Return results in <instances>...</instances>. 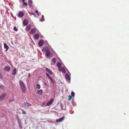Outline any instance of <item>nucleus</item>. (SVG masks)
I'll list each match as a JSON object with an SVG mask.
<instances>
[{"instance_id": "obj_40", "label": "nucleus", "mask_w": 129, "mask_h": 129, "mask_svg": "<svg viewBox=\"0 0 129 129\" xmlns=\"http://www.w3.org/2000/svg\"><path fill=\"white\" fill-rule=\"evenodd\" d=\"M29 5L30 6V7L31 6V5L30 4H29Z\"/></svg>"}, {"instance_id": "obj_18", "label": "nucleus", "mask_w": 129, "mask_h": 129, "mask_svg": "<svg viewBox=\"0 0 129 129\" xmlns=\"http://www.w3.org/2000/svg\"><path fill=\"white\" fill-rule=\"evenodd\" d=\"M39 95H40L42 94L43 93V91L42 89H40L37 91Z\"/></svg>"}, {"instance_id": "obj_23", "label": "nucleus", "mask_w": 129, "mask_h": 129, "mask_svg": "<svg viewBox=\"0 0 129 129\" xmlns=\"http://www.w3.org/2000/svg\"><path fill=\"white\" fill-rule=\"evenodd\" d=\"M72 96L70 95H69L68 96V100L69 101H70L72 99Z\"/></svg>"}, {"instance_id": "obj_6", "label": "nucleus", "mask_w": 129, "mask_h": 129, "mask_svg": "<svg viewBox=\"0 0 129 129\" xmlns=\"http://www.w3.org/2000/svg\"><path fill=\"white\" fill-rule=\"evenodd\" d=\"M22 105L24 107L30 106H31V105L27 102H24L22 104Z\"/></svg>"}, {"instance_id": "obj_2", "label": "nucleus", "mask_w": 129, "mask_h": 129, "mask_svg": "<svg viewBox=\"0 0 129 129\" xmlns=\"http://www.w3.org/2000/svg\"><path fill=\"white\" fill-rule=\"evenodd\" d=\"M6 94L5 93H3L2 95H0V102L3 100L5 96H6Z\"/></svg>"}, {"instance_id": "obj_32", "label": "nucleus", "mask_w": 129, "mask_h": 129, "mask_svg": "<svg viewBox=\"0 0 129 129\" xmlns=\"http://www.w3.org/2000/svg\"><path fill=\"white\" fill-rule=\"evenodd\" d=\"M23 5H24L27 6V4L26 3H23Z\"/></svg>"}, {"instance_id": "obj_13", "label": "nucleus", "mask_w": 129, "mask_h": 129, "mask_svg": "<svg viewBox=\"0 0 129 129\" xmlns=\"http://www.w3.org/2000/svg\"><path fill=\"white\" fill-rule=\"evenodd\" d=\"M31 25L29 24L26 27V29L27 31H28L31 29Z\"/></svg>"}, {"instance_id": "obj_31", "label": "nucleus", "mask_w": 129, "mask_h": 129, "mask_svg": "<svg viewBox=\"0 0 129 129\" xmlns=\"http://www.w3.org/2000/svg\"><path fill=\"white\" fill-rule=\"evenodd\" d=\"M31 14L34 15L35 17H36V15H35V13H31Z\"/></svg>"}, {"instance_id": "obj_22", "label": "nucleus", "mask_w": 129, "mask_h": 129, "mask_svg": "<svg viewBox=\"0 0 129 129\" xmlns=\"http://www.w3.org/2000/svg\"><path fill=\"white\" fill-rule=\"evenodd\" d=\"M19 83L20 86L22 85H24L23 82L21 80H20L19 81Z\"/></svg>"}, {"instance_id": "obj_19", "label": "nucleus", "mask_w": 129, "mask_h": 129, "mask_svg": "<svg viewBox=\"0 0 129 129\" xmlns=\"http://www.w3.org/2000/svg\"><path fill=\"white\" fill-rule=\"evenodd\" d=\"M16 69L15 68L14 69L13 72L12 73L15 76L16 75Z\"/></svg>"}, {"instance_id": "obj_38", "label": "nucleus", "mask_w": 129, "mask_h": 129, "mask_svg": "<svg viewBox=\"0 0 129 129\" xmlns=\"http://www.w3.org/2000/svg\"><path fill=\"white\" fill-rule=\"evenodd\" d=\"M22 2H23V3H25V2H24V0H22Z\"/></svg>"}, {"instance_id": "obj_37", "label": "nucleus", "mask_w": 129, "mask_h": 129, "mask_svg": "<svg viewBox=\"0 0 129 129\" xmlns=\"http://www.w3.org/2000/svg\"><path fill=\"white\" fill-rule=\"evenodd\" d=\"M28 76L29 77H30V74L29 73L28 74Z\"/></svg>"}, {"instance_id": "obj_20", "label": "nucleus", "mask_w": 129, "mask_h": 129, "mask_svg": "<svg viewBox=\"0 0 129 129\" xmlns=\"http://www.w3.org/2000/svg\"><path fill=\"white\" fill-rule=\"evenodd\" d=\"M52 62L54 63H55L56 62V58H52Z\"/></svg>"}, {"instance_id": "obj_30", "label": "nucleus", "mask_w": 129, "mask_h": 129, "mask_svg": "<svg viewBox=\"0 0 129 129\" xmlns=\"http://www.w3.org/2000/svg\"><path fill=\"white\" fill-rule=\"evenodd\" d=\"M22 113L23 114H25L26 113V112L25 111H24L23 110H22Z\"/></svg>"}, {"instance_id": "obj_28", "label": "nucleus", "mask_w": 129, "mask_h": 129, "mask_svg": "<svg viewBox=\"0 0 129 129\" xmlns=\"http://www.w3.org/2000/svg\"><path fill=\"white\" fill-rule=\"evenodd\" d=\"M18 124H19V127L21 128H22V125L21 124V123H19Z\"/></svg>"}, {"instance_id": "obj_14", "label": "nucleus", "mask_w": 129, "mask_h": 129, "mask_svg": "<svg viewBox=\"0 0 129 129\" xmlns=\"http://www.w3.org/2000/svg\"><path fill=\"white\" fill-rule=\"evenodd\" d=\"M53 102V99H51L47 104V106H49Z\"/></svg>"}, {"instance_id": "obj_12", "label": "nucleus", "mask_w": 129, "mask_h": 129, "mask_svg": "<svg viewBox=\"0 0 129 129\" xmlns=\"http://www.w3.org/2000/svg\"><path fill=\"white\" fill-rule=\"evenodd\" d=\"M28 23V20L27 19H24L23 21V24L25 25L26 26L27 25Z\"/></svg>"}, {"instance_id": "obj_4", "label": "nucleus", "mask_w": 129, "mask_h": 129, "mask_svg": "<svg viewBox=\"0 0 129 129\" xmlns=\"http://www.w3.org/2000/svg\"><path fill=\"white\" fill-rule=\"evenodd\" d=\"M65 78L66 80L70 81V78L68 74L67 73L65 75Z\"/></svg>"}, {"instance_id": "obj_35", "label": "nucleus", "mask_w": 129, "mask_h": 129, "mask_svg": "<svg viewBox=\"0 0 129 129\" xmlns=\"http://www.w3.org/2000/svg\"><path fill=\"white\" fill-rule=\"evenodd\" d=\"M0 78H2V76L1 73H0Z\"/></svg>"}, {"instance_id": "obj_39", "label": "nucleus", "mask_w": 129, "mask_h": 129, "mask_svg": "<svg viewBox=\"0 0 129 129\" xmlns=\"http://www.w3.org/2000/svg\"><path fill=\"white\" fill-rule=\"evenodd\" d=\"M42 18H44V16L43 15H42Z\"/></svg>"}, {"instance_id": "obj_3", "label": "nucleus", "mask_w": 129, "mask_h": 129, "mask_svg": "<svg viewBox=\"0 0 129 129\" xmlns=\"http://www.w3.org/2000/svg\"><path fill=\"white\" fill-rule=\"evenodd\" d=\"M3 70L5 71H9L10 70V66H6L3 68Z\"/></svg>"}, {"instance_id": "obj_26", "label": "nucleus", "mask_w": 129, "mask_h": 129, "mask_svg": "<svg viewBox=\"0 0 129 129\" xmlns=\"http://www.w3.org/2000/svg\"><path fill=\"white\" fill-rule=\"evenodd\" d=\"M14 30L16 31H17L18 30L17 28L15 26L14 27Z\"/></svg>"}, {"instance_id": "obj_8", "label": "nucleus", "mask_w": 129, "mask_h": 129, "mask_svg": "<svg viewBox=\"0 0 129 129\" xmlns=\"http://www.w3.org/2000/svg\"><path fill=\"white\" fill-rule=\"evenodd\" d=\"M36 31V29L35 28H33L31 29L30 33L31 34L33 35Z\"/></svg>"}, {"instance_id": "obj_41", "label": "nucleus", "mask_w": 129, "mask_h": 129, "mask_svg": "<svg viewBox=\"0 0 129 129\" xmlns=\"http://www.w3.org/2000/svg\"><path fill=\"white\" fill-rule=\"evenodd\" d=\"M1 73V72H0V73Z\"/></svg>"}, {"instance_id": "obj_25", "label": "nucleus", "mask_w": 129, "mask_h": 129, "mask_svg": "<svg viewBox=\"0 0 129 129\" xmlns=\"http://www.w3.org/2000/svg\"><path fill=\"white\" fill-rule=\"evenodd\" d=\"M0 87L3 90L5 88V87L3 85H1L0 86Z\"/></svg>"}, {"instance_id": "obj_33", "label": "nucleus", "mask_w": 129, "mask_h": 129, "mask_svg": "<svg viewBox=\"0 0 129 129\" xmlns=\"http://www.w3.org/2000/svg\"><path fill=\"white\" fill-rule=\"evenodd\" d=\"M28 3H32V1L31 0H28Z\"/></svg>"}, {"instance_id": "obj_10", "label": "nucleus", "mask_w": 129, "mask_h": 129, "mask_svg": "<svg viewBox=\"0 0 129 129\" xmlns=\"http://www.w3.org/2000/svg\"><path fill=\"white\" fill-rule=\"evenodd\" d=\"M39 35L38 34H35L34 36V38L36 39V40H38L39 39Z\"/></svg>"}, {"instance_id": "obj_15", "label": "nucleus", "mask_w": 129, "mask_h": 129, "mask_svg": "<svg viewBox=\"0 0 129 129\" xmlns=\"http://www.w3.org/2000/svg\"><path fill=\"white\" fill-rule=\"evenodd\" d=\"M59 70L60 71H62L64 73H65L66 72L65 68L63 67H61Z\"/></svg>"}, {"instance_id": "obj_34", "label": "nucleus", "mask_w": 129, "mask_h": 129, "mask_svg": "<svg viewBox=\"0 0 129 129\" xmlns=\"http://www.w3.org/2000/svg\"><path fill=\"white\" fill-rule=\"evenodd\" d=\"M50 79L52 81V83H54V82L53 81L52 78H50Z\"/></svg>"}, {"instance_id": "obj_24", "label": "nucleus", "mask_w": 129, "mask_h": 129, "mask_svg": "<svg viewBox=\"0 0 129 129\" xmlns=\"http://www.w3.org/2000/svg\"><path fill=\"white\" fill-rule=\"evenodd\" d=\"M36 87L37 88L40 89V86L39 84H37L36 85Z\"/></svg>"}, {"instance_id": "obj_27", "label": "nucleus", "mask_w": 129, "mask_h": 129, "mask_svg": "<svg viewBox=\"0 0 129 129\" xmlns=\"http://www.w3.org/2000/svg\"><path fill=\"white\" fill-rule=\"evenodd\" d=\"M71 94L72 95V97L74 96V92L72 91L71 92Z\"/></svg>"}, {"instance_id": "obj_21", "label": "nucleus", "mask_w": 129, "mask_h": 129, "mask_svg": "<svg viewBox=\"0 0 129 129\" xmlns=\"http://www.w3.org/2000/svg\"><path fill=\"white\" fill-rule=\"evenodd\" d=\"M57 66L59 68H60L61 66V64L60 62H58L57 63Z\"/></svg>"}, {"instance_id": "obj_29", "label": "nucleus", "mask_w": 129, "mask_h": 129, "mask_svg": "<svg viewBox=\"0 0 129 129\" xmlns=\"http://www.w3.org/2000/svg\"><path fill=\"white\" fill-rule=\"evenodd\" d=\"M46 75L49 78V79H50V78H51L49 76V75L47 73H46Z\"/></svg>"}, {"instance_id": "obj_5", "label": "nucleus", "mask_w": 129, "mask_h": 129, "mask_svg": "<svg viewBox=\"0 0 129 129\" xmlns=\"http://www.w3.org/2000/svg\"><path fill=\"white\" fill-rule=\"evenodd\" d=\"M39 45L40 46H43L44 44V41L42 40H40L39 42Z\"/></svg>"}, {"instance_id": "obj_9", "label": "nucleus", "mask_w": 129, "mask_h": 129, "mask_svg": "<svg viewBox=\"0 0 129 129\" xmlns=\"http://www.w3.org/2000/svg\"><path fill=\"white\" fill-rule=\"evenodd\" d=\"M64 118V117L63 116L59 119H57L56 121L57 122H61L63 120Z\"/></svg>"}, {"instance_id": "obj_16", "label": "nucleus", "mask_w": 129, "mask_h": 129, "mask_svg": "<svg viewBox=\"0 0 129 129\" xmlns=\"http://www.w3.org/2000/svg\"><path fill=\"white\" fill-rule=\"evenodd\" d=\"M4 47L6 49V51H7V50L8 49L9 47L6 44L4 43Z\"/></svg>"}, {"instance_id": "obj_7", "label": "nucleus", "mask_w": 129, "mask_h": 129, "mask_svg": "<svg viewBox=\"0 0 129 129\" xmlns=\"http://www.w3.org/2000/svg\"><path fill=\"white\" fill-rule=\"evenodd\" d=\"M20 86L23 92L24 93H25V88L24 85Z\"/></svg>"}, {"instance_id": "obj_11", "label": "nucleus", "mask_w": 129, "mask_h": 129, "mask_svg": "<svg viewBox=\"0 0 129 129\" xmlns=\"http://www.w3.org/2000/svg\"><path fill=\"white\" fill-rule=\"evenodd\" d=\"M24 13L22 11H20L18 13V16L20 17H22L24 15Z\"/></svg>"}, {"instance_id": "obj_42", "label": "nucleus", "mask_w": 129, "mask_h": 129, "mask_svg": "<svg viewBox=\"0 0 129 129\" xmlns=\"http://www.w3.org/2000/svg\"><path fill=\"white\" fill-rule=\"evenodd\" d=\"M1 73V72H0V73Z\"/></svg>"}, {"instance_id": "obj_36", "label": "nucleus", "mask_w": 129, "mask_h": 129, "mask_svg": "<svg viewBox=\"0 0 129 129\" xmlns=\"http://www.w3.org/2000/svg\"><path fill=\"white\" fill-rule=\"evenodd\" d=\"M35 12L36 13H37L38 14V10H36L35 11Z\"/></svg>"}, {"instance_id": "obj_17", "label": "nucleus", "mask_w": 129, "mask_h": 129, "mask_svg": "<svg viewBox=\"0 0 129 129\" xmlns=\"http://www.w3.org/2000/svg\"><path fill=\"white\" fill-rule=\"evenodd\" d=\"M46 71L48 72L51 75L52 74V72L50 69L48 68H47L46 69Z\"/></svg>"}, {"instance_id": "obj_1", "label": "nucleus", "mask_w": 129, "mask_h": 129, "mask_svg": "<svg viewBox=\"0 0 129 129\" xmlns=\"http://www.w3.org/2000/svg\"><path fill=\"white\" fill-rule=\"evenodd\" d=\"M42 50L46 52L45 55L48 58H50L49 56L50 54V50L48 49V48L47 47L44 48H43Z\"/></svg>"}]
</instances>
